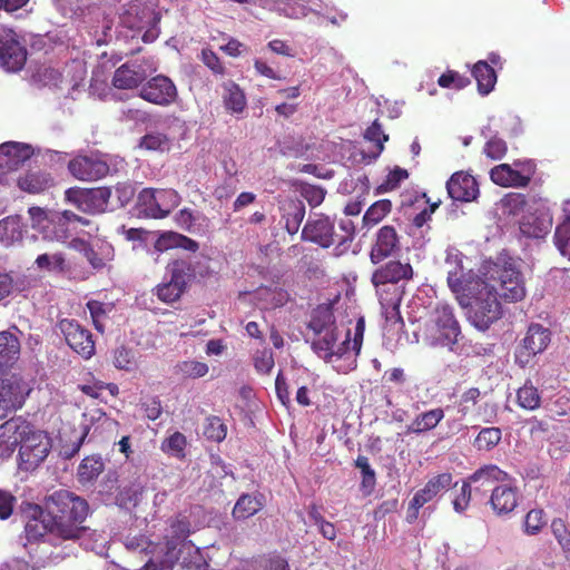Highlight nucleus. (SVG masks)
Listing matches in <instances>:
<instances>
[{"instance_id": "obj_62", "label": "nucleus", "mask_w": 570, "mask_h": 570, "mask_svg": "<svg viewBox=\"0 0 570 570\" xmlns=\"http://www.w3.org/2000/svg\"><path fill=\"white\" fill-rule=\"evenodd\" d=\"M65 258L61 254H42L36 259L38 268L49 272L61 271L63 268Z\"/></svg>"}, {"instance_id": "obj_19", "label": "nucleus", "mask_w": 570, "mask_h": 570, "mask_svg": "<svg viewBox=\"0 0 570 570\" xmlns=\"http://www.w3.org/2000/svg\"><path fill=\"white\" fill-rule=\"evenodd\" d=\"M139 97L154 105L169 106L177 98V88L170 78L158 75L141 86Z\"/></svg>"}, {"instance_id": "obj_44", "label": "nucleus", "mask_w": 570, "mask_h": 570, "mask_svg": "<svg viewBox=\"0 0 570 570\" xmlns=\"http://www.w3.org/2000/svg\"><path fill=\"white\" fill-rule=\"evenodd\" d=\"M564 219L557 227L554 233V244L562 256L570 259V200L563 205Z\"/></svg>"}, {"instance_id": "obj_15", "label": "nucleus", "mask_w": 570, "mask_h": 570, "mask_svg": "<svg viewBox=\"0 0 570 570\" xmlns=\"http://www.w3.org/2000/svg\"><path fill=\"white\" fill-rule=\"evenodd\" d=\"M29 144L7 141L0 145V183L9 185L17 177L16 171L33 155Z\"/></svg>"}, {"instance_id": "obj_60", "label": "nucleus", "mask_w": 570, "mask_h": 570, "mask_svg": "<svg viewBox=\"0 0 570 570\" xmlns=\"http://www.w3.org/2000/svg\"><path fill=\"white\" fill-rule=\"evenodd\" d=\"M114 364L119 370H132L135 367L134 352L125 346L118 347L114 353Z\"/></svg>"}, {"instance_id": "obj_28", "label": "nucleus", "mask_w": 570, "mask_h": 570, "mask_svg": "<svg viewBox=\"0 0 570 570\" xmlns=\"http://www.w3.org/2000/svg\"><path fill=\"white\" fill-rule=\"evenodd\" d=\"M82 235H75L73 237L69 238L68 246L81 254L86 257V259L89 262V264L94 268H101L105 266L106 261L110 258L111 255V246L108 243H102L100 248V253H97L95 250V244L89 243L87 239H85Z\"/></svg>"}, {"instance_id": "obj_10", "label": "nucleus", "mask_w": 570, "mask_h": 570, "mask_svg": "<svg viewBox=\"0 0 570 570\" xmlns=\"http://www.w3.org/2000/svg\"><path fill=\"white\" fill-rule=\"evenodd\" d=\"M180 196L171 188H144L137 197L138 214L147 218H164L179 205Z\"/></svg>"}, {"instance_id": "obj_11", "label": "nucleus", "mask_w": 570, "mask_h": 570, "mask_svg": "<svg viewBox=\"0 0 570 570\" xmlns=\"http://www.w3.org/2000/svg\"><path fill=\"white\" fill-rule=\"evenodd\" d=\"M31 387L19 374L4 372L0 374V420L20 409Z\"/></svg>"}, {"instance_id": "obj_31", "label": "nucleus", "mask_w": 570, "mask_h": 570, "mask_svg": "<svg viewBox=\"0 0 570 570\" xmlns=\"http://www.w3.org/2000/svg\"><path fill=\"white\" fill-rule=\"evenodd\" d=\"M196 257L187 255L177 258L167 265V273L170 279L181 289L186 291L187 285L196 275Z\"/></svg>"}, {"instance_id": "obj_25", "label": "nucleus", "mask_w": 570, "mask_h": 570, "mask_svg": "<svg viewBox=\"0 0 570 570\" xmlns=\"http://www.w3.org/2000/svg\"><path fill=\"white\" fill-rule=\"evenodd\" d=\"M400 249L399 235L394 227H381L371 248L370 257L373 264H379L383 259L392 256Z\"/></svg>"}, {"instance_id": "obj_8", "label": "nucleus", "mask_w": 570, "mask_h": 570, "mask_svg": "<svg viewBox=\"0 0 570 570\" xmlns=\"http://www.w3.org/2000/svg\"><path fill=\"white\" fill-rule=\"evenodd\" d=\"M30 518L24 525L23 547L29 553L31 560L37 563L46 564L47 560L56 559L50 551L53 537H58L52 529L53 521L49 517L47 510H42L39 505L30 508Z\"/></svg>"}, {"instance_id": "obj_27", "label": "nucleus", "mask_w": 570, "mask_h": 570, "mask_svg": "<svg viewBox=\"0 0 570 570\" xmlns=\"http://www.w3.org/2000/svg\"><path fill=\"white\" fill-rule=\"evenodd\" d=\"M449 196L456 202H472L479 195L475 178L469 174L455 173L446 183Z\"/></svg>"}, {"instance_id": "obj_5", "label": "nucleus", "mask_w": 570, "mask_h": 570, "mask_svg": "<svg viewBox=\"0 0 570 570\" xmlns=\"http://www.w3.org/2000/svg\"><path fill=\"white\" fill-rule=\"evenodd\" d=\"M29 215L32 227L49 240L66 243L75 235L87 234L91 237L98 230L90 220L69 210L47 213L40 207H30Z\"/></svg>"}, {"instance_id": "obj_49", "label": "nucleus", "mask_w": 570, "mask_h": 570, "mask_svg": "<svg viewBox=\"0 0 570 570\" xmlns=\"http://www.w3.org/2000/svg\"><path fill=\"white\" fill-rule=\"evenodd\" d=\"M173 246H179L189 252H196L198 249V244L195 240L176 233H169L168 235L159 237L155 244V249L163 252Z\"/></svg>"}, {"instance_id": "obj_3", "label": "nucleus", "mask_w": 570, "mask_h": 570, "mask_svg": "<svg viewBox=\"0 0 570 570\" xmlns=\"http://www.w3.org/2000/svg\"><path fill=\"white\" fill-rule=\"evenodd\" d=\"M189 533L190 523L187 517L179 514L170 524L166 542L156 543L136 530H130L124 537L122 542L125 548L132 553L154 557L159 562V570H173L181 549L189 548L186 541Z\"/></svg>"}, {"instance_id": "obj_23", "label": "nucleus", "mask_w": 570, "mask_h": 570, "mask_svg": "<svg viewBox=\"0 0 570 570\" xmlns=\"http://www.w3.org/2000/svg\"><path fill=\"white\" fill-rule=\"evenodd\" d=\"M519 490L515 480L508 474L507 480L499 481L493 487L490 504L492 510L498 515H505L511 513L518 505Z\"/></svg>"}, {"instance_id": "obj_61", "label": "nucleus", "mask_w": 570, "mask_h": 570, "mask_svg": "<svg viewBox=\"0 0 570 570\" xmlns=\"http://www.w3.org/2000/svg\"><path fill=\"white\" fill-rule=\"evenodd\" d=\"M140 146L148 150H165L169 148V139L160 132H150L142 137Z\"/></svg>"}, {"instance_id": "obj_33", "label": "nucleus", "mask_w": 570, "mask_h": 570, "mask_svg": "<svg viewBox=\"0 0 570 570\" xmlns=\"http://www.w3.org/2000/svg\"><path fill=\"white\" fill-rule=\"evenodd\" d=\"M20 355V342L11 331L0 332V374L10 372V367Z\"/></svg>"}, {"instance_id": "obj_51", "label": "nucleus", "mask_w": 570, "mask_h": 570, "mask_svg": "<svg viewBox=\"0 0 570 570\" xmlns=\"http://www.w3.org/2000/svg\"><path fill=\"white\" fill-rule=\"evenodd\" d=\"M502 438L501 429L483 428L474 440V446L479 451H490L499 444Z\"/></svg>"}, {"instance_id": "obj_38", "label": "nucleus", "mask_w": 570, "mask_h": 570, "mask_svg": "<svg viewBox=\"0 0 570 570\" xmlns=\"http://www.w3.org/2000/svg\"><path fill=\"white\" fill-rule=\"evenodd\" d=\"M222 97L226 110L233 115L242 114L247 106V99L244 91L234 81L228 80L223 83Z\"/></svg>"}, {"instance_id": "obj_41", "label": "nucleus", "mask_w": 570, "mask_h": 570, "mask_svg": "<svg viewBox=\"0 0 570 570\" xmlns=\"http://www.w3.org/2000/svg\"><path fill=\"white\" fill-rule=\"evenodd\" d=\"M444 417V411L441 407L433 409L419 414L409 425L407 432L421 434L433 430Z\"/></svg>"}, {"instance_id": "obj_12", "label": "nucleus", "mask_w": 570, "mask_h": 570, "mask_svg": "<svg viewBox=\"0 0 570 570\" xmlns=\"http://www.w3.org/2000/svg\"><path fill=\"white\" fill-rule=\"evenodd\" d=\"M466 257L456 248L450 247L446 249L444 267L448 274V285L456 297L466 294L469 288L479 281L480 275L474 276L472 269L464 266Z\"/></svg>"}, {"instance_id": "obj_56", "label": "nucleus", "mask_w": 570, "mask_h": 570, "mask_svg": "<svg viewBox=\"0 0 570 570\" xmlns=\"http://www.w3.org/2000/svg\"><path fill=\"white\" fill-rule=\"evenodd\" d=\"M546 523L547 520L543 510L532 509L527 513L524 518V532L528 535H535L542 530Z\"/></svg>"}, {"instance_id": "obj_21", "label": "nucleus", "mask_w": 570, "mask_h": 570, "mask_svg": "<svg viewBox=\"0 0 570 570\" xmlns=\"http://www.w3.org/2000/svg\"><path fill=\"white\" fill-rule=\"evenodd\" d=\"M70 174L83 181L104 178L109 173L107 161L98 155H82L73 158L68 165Z\"/></svg>"}, {"instance_id": "obj_43", "label": "nucleus", "mask_w": 570, "mask_h": 570, "mask_svg": "<svg viewBox=\"0 0 570 570\" xmlns=\"http://www.w3.org/2000/svg\"><path fill=\"white\" fill-rule=\"evenodd\" d=\"M309 328L314 333H323L326 330L338 328L335 325L332 304H321L314 309Z\"/></svg>"}, {"instance_id": "obj_50", "label": "nucleus", "mask_w": 570, "mask_h": 570, "mask_svg": "<svg viewBox=\"0 0 570 570\" xmlns=\"http://www.w3.org/2000/svg\"><path fill=\"white\" fill-rule=\"evenodd\" d=\"M175 374L183 379H198L208 373V365L196 360H186L175 365Z\"/></svg>"}, {"instance_id": "obj_13", "label": "nucleus", "mask_w": 570, "mask_h": 570, "mask_svg": "<svg viewBox=\"0 0 570 570\" xmlns=\"http://www.w3.org/2000/svg\"><path fill=\"white\" fill-rule=\"evenodd\" d=\"M51 449L50 438L43 431L35 430L29 424V432L20 442V468L26 471L36 469L48 456Z\"/></svg>"}, {"instance_id": "obj_6", "label": "nucleus", "mask_w": 570, "mask_h": 570, "mask_svg": "<svg viewBox=\"0 0 570 570\" xmlns=\"http://www.w3.org/2000/svg\"><path fill=\"white\" fill-rule=\"evenodd\" d=\"M262 2L264 9L294 20L314 19L318 23L327 21L335 27H342L348 19L346 11L326 0H262Z\"/></svg>"}, {"instance_id": "obj_37", "label": "nucleus", "mask_w": 570, "mask_h": 570, "mask_svg": "<svg viewBox=\"0 0 570 570\" xmlns=\"http://www.w3.org/2000/svg\"><path fill=\"white\" fill-rule=\"evenodd\" d=\"M364 139L374 145V150L370 153H362V159L365 164L375 161L384 150V144L389 140V136L383 131L379 120H374L370 127L366 128Z\"/></svg>"}, {"instance_id": "obj_7", "label": "nucleus", "mask_w": 570, "mask_h": 570, "mask_svg": "<svg viewBox=\"0 0 570 570\" xmlns=\"http://www.w3.org/2000/svg\"><path fill=\"white\" fill-rule=\"evenodd\" d=\"M355 226L350 218H342L338 230L328 216L314 214L309 216L302 230V239L328 248L335 246V255H342L354 237Z\"/></svg>"}, {"instance_id": "obj_35", "label": "nucleus", "mask_w": 570, "mask_h": 570, "mask_svg": "<svg viewBox=\"0 0 570 570\" xmlns=\"http://www.w3.org/2000/svg\"><path fill=\"white\" fill-rule=\"evenodd\" d=\"M24 232L26 225L19 215H11L0 220V243L6 247L21 242Z\"/></svg>"}, {"instance_id": "obj_40", "label": "nucleus", "mask_w": 570, "mask_h": 570, "mask_svg": "<svg viewBox=\"0 0 570 570\" xmlns=\"http://www.w3.org/2000/svg\"><path fill=\"white\" fill-rule=\"evenodd\" d=\"M472 75L478 83V91L480 95H489L497 83V75L494 69L488 63V61H478L472 69Z\"/></svg>"}, {"instance_id": "obj_63", "label": "nucleus", "mask_w": 570, "mask_h": 570, "mask_svg": "<svg viewBox=\"0 0 570 570\" xmlns=\"http://www.w3.org/2000/svg\"><path fill=\"white\" fill-rule=\"evenodd\" d=\"M504 214L509 216L524 215L525 200L522 195L513 194L503 199L502 203Z\"/></svg>"}, {"instance_id": "obj_48", "label": "nucleus", "mask_w": 570, "mask_h": 570, "mask_svg": "<svg viewBox=\"0 0 570 570\" xmlns=\"http://www.w3.org/2000/svg\"><path fill=\"white\" fill-rule=\"evenodd\" d=\"M518 405L524 410H537L541 404V395L530 381H527L517 392Z\"/></svg>"}, {"instance_id": "obj_24", "label": "nucleus", "mask_w": 570, "mask_h": 570, "mask_svg": "<svg viewBox=\"0 0 570 570\" xmlns=\"http://www.w3.org/2000/svg\"><path fill=\"white\" fill-rule=\"evenodd\" d=\"M29 432V423L20 419L0 425V458H9Z\"/></svg>"}, {"instance_id": "obj_18", "label": "nucleus", "mask_w": 570, "mask_h": 570, "mask_svg": "<svg viewBox=\"0 0 570 570\" xmlns=\"http://www.w3.org/2000/svg\"><path fill=\"white\" fill-rule=\"evenodd\" d=\"M453 476L451 473H441L430 479L423 489L415 492L409 504L407 519L414 520L417 518L419 510L438 494L449 490L452 485Z\"/></svg>"}, {"instance_id": "obj_52", "label": "nucleus", "mask_w": 570, "mask_h": 570, "mask_svg": "<svg viewBox=\"0 0 570 570\" xmlns=\"http://www.w3.org/2000/svg\"><path fill=\"white\" fill-rule=\"evenodd\" d=\"M92 323L98 332H104L105 321L108 314L112 311V305L108 303H101L99 301H89L87 303Z\"/></svg>"}, {"instance_id": "obj_17", "label": "nucleus", "mask_w": 570, "mask_h": 570, "mask_svg": "<svg viewBox=\"0 0 570 570\" xmlns=\"http://www.w3.org/2000/svg\"><path fill=\"white\" fill-rule=\"evenodd\" d=\"M67 344L83 358H90L95 353V342L91 333L76 320H61L58 324Z\"/></svg>"}, {"instance_id": "obj_45", "label": "nucleus", "mask_w": 570, "mask_h": 570, "mask_svg": "<svg viewBox=\"0 0 570 570\" xmlns=\"http://www.w3.org/2000/svg\"><path fill=\"white\" fill-rule=\"evenodd\" d=\"M481 134L487 139L483 147L485 156L492 160L502 159L508 151L507 142L497 134H493L490 127L483 128Z\"/></svg>"}, {"instance_id": "obj_57", "label": "nucleus", "mask_w": 570, "mask_h": 570, "mask_svg": "<svg viewBox=\"0 0 570 570\" xmlns=\"http://www.w3.org/2000/svg\"><path fill=\"white\" fill-rule=\"evenodd\" d=\"M200 214L189 208H183L175 215L177 226L187 232L196 230Z\"/></svg>"}, {"instance_id": "obj_64", "label": "nucleus", "mask_w": 570, "mask_h": 570, "mask_svg": "<svg viewBox=\"0 0 570 570\" xmlns=\"http://www.w3.org/2000/svg\"><path fill=\"white\" fill-rule=\"evenodd\" d=\"M480 397V390L476 387H471L465 391L458 403V412L461 416H465L470 413L471 407L475 405Z\"/></svg>"}, {"instance_id": "obj_59", "label": "nucleus", "mask_w": 570, "mask_h": 570, "mask_svg": "<svg viewBox=\"0 0 570 570\" xmlns=\"http://www.w3.org/2000/svg\"><path fill=\"white\" fill-rule=\"evenodd\" d=\"M185 445H186L185 435L179 432H175L163 443L161 449L164 452L179 458L184 454Z\"/></svg>"}, {"instance_id": "obj_2", "label": "nucleus", "mask_w": 570, "mask_h": 570, "mask_svg": "<svg viewBox=\"0 0 570 570\" xmlns=\"http://www.w3.org/2000/svg\"><path fill=\"white\" fill-rule=\"evenodd\" d=\"M365 322L358 317L352 330L344 334L338 328L326 330L323 333H315L316 337L312 343L313 351L317 356L331 364L340 373H347L356 367V357L361 351Z\"/></svg>"}, {"instance_id": "obj_47", "label": "nucleus", "mask_w": 570, "mask_h": 570, "mask_svg": "<svg viewBox=\"0 0 570 570\" xmlns=\"http://www.w3.org/2000/svg\"><path fill=\"white\" fill-rule=\"evenodd\" d=\"M72 540H75V538ZM76 540H80L85 549L91 550L98 556H107L109 540L105 533L96 530L89 531V529L86 528V534L76 537Z\"/></svg>"}, {"instance_id": "obj_22", "label": "nucleus", "mask_w": 570, "mask_h": 570, "mask_svg": "<svg viewBox=\"0 0 570 570\" xmlns=\"http://www.w3.org/2000/svg\"><path fill=\"white\" fill-rule=\"evenodd\" d=\"M110 197L111 189L107 187H100L88 190H66V198L69 202L77 204L79 209L90 213L105 212L108 208Z\"/></svg>"}, {"instance_id": "obj_1", "label": "nucleus", "mask_w": 570, "mask_h": 570, "mask_svg": "<svg viewBox=\"0 0 570 570\" xmlns=\"http://www.w3.org/2000/svg\"><path fill=\"white\" fill-rule=\"evenodd\" d=\"M479 273L473 288L456 298L461 306L469 307L471 325L484 332L502 316L500 299L510 303L522 301L527 289L519 261L505 254L495 261L484 262Z\"/></svg>"}, {"instance_id": "obj_26", "label": "nucleus", "mask_w": 570, "mask_h": 570, "mask_svg": "<svg viewBox=\"0 0 570 570\" xmlns=\"http://www.w3.org/2000/svg\"><path fill=\"white\" fill-rule=\"evenodd\" d=\"M412 276L413 268L409 263L391 261L373 273L372 283L379 289L380 286L396 284L400 281H409Z\"/></svg>"}, {"instance_id": "obj_36", "label": "nucleus", "mask_w": 570, "mask_h": 570, "mask_svg": "<svg viewBox=\"0 0 570 570\" xmlns=\"http://www.w3.org/2000/svg\"><path fill=\"white\" fill-rule=\"evenodd\" d=\"M550 343V331L540 324L529 326L522 348L530 355L543 352Z\"/></svg>"}, {"instance_id": "obj_46", "label": "nucleus", "mask_w": 570, "mask_h": 570, "mask_svg": "<svg viewBox=\"0 0 570 570\" xmlns=\"http://www.w3.org/2000/svg\"><path fill=\"white\" fill-rule=\"evenodd\" d=\"M104 470V462L99 455L85 458L78 468V479L82 484L95 481Z\"/></svg>"}, {"instance_id": "obj_32", "label": "nucleus", "mask_w": 570, "mask_h": 570, "mask_svg": "<svg viewBox=\"0 0 570 570\" xmlns=\"http://www.w3.org/2000/svg\"><path fill=\"white\" fill-rule=\"evenodd\" d=\"M265 505V497L259 492L243 493L236 501L232 515L236 521L246 520L257 512H259Z\"/></svg>"}, {"instance_id": "obj_58", "label": "nucleus", "mask_w": 570, "mask_h": 570, "mask_svg": "<svg viewBox=\"0 0 570 570\" xmlns=\"http://www.w3.org/2000/svg\"><path fill=\"white\" fill-rule=\"evenodd\" d=\"M185 291L176 283L169 279L167 283L160 284L156 288V295L165 303H171L178 299Z\"/></svg>"}, {"instance_id": "obj_14", "label": "nucleus", "mask_w": 570, "mask_h": 570, "mask_svg": "<svg viewBox=\"0 0 570 570\" xmlns=\"http://www.w3.org/2000/svg\"><path fill=\"white\" fill-rule=\"evenodd\" d=\"M535 173L531 159H517L512 164H500L490 170L491 180L502 187L521 188L528 186Z\"/></svg>"}, {"instance_id": "obj_20", "label": "nucleus", "mask_w": 570, "mask_h": 570, "mask_svg": "<svg viewBox=\"0 0 570 570\" xmlns=\"http://www.w3.org/2000/svg\"><path fill=\"white\" fill-rule=\"evenodd\" d=\"M154 68L146 60H134L116 69L112 85L117 89L138 88L150 75Z\"/></svg>"}, {"instance_id": "obj_54", "label": "nucleus", "mask_w": 570, "mask_h": 570, "mask_svg": "<svg viewBox=\"0 0 570 570\" xmlns=\"http://www.w3.org/2000/svg\"><path fill=\"white\" fill-rule=\"evenodd\" d=\"M227 434V429L218 416H209L204 424V435L214 442H222Z\"/></svg>"}, {"instance_id": "obj_29", "label": "nucleus", "mask_w": 570, "mask_h": 570, "mask_svg": "<svg viewBox=\"0 0 570 570\" xmlns=\"http://www.w3.org/2000/svg\"><path fill=\"white\" fill-rule=\"evenodd\" d=\"M552 227V217L548 212L537 210L528 212L519 222V228L522 235L532 238H542Z\"/></svg>"}, {"instance_id": "obj_53", "label": "nucleus", "mask_w": 570, "mask_h": 570, "mask_svg": "<svg viewBox=\"0 0 570 570\" xmlns=\"http://www.w3.org/2000/svg\"><path fill=\"white\" fill-rule=\"evenodd\" d=\"M392 208V204L387 199H381L375 202L370 208L366 210L363 222L366 226H373L379 224L390 212Z\"/></svg>"}, {"instance_id": "obj_42", "label": "nucleus", "mask_w": 570, "mask_h": 570, "mask_svg": "<svg viewBox=\"0 0 570 570\" xmlns=\"http://www.w3.org/2000/svg\"><path fill=\"white\" fill-rule=\"evenodd\" d=\"M305 217V205L301 200H291L283 206L282 218L288 234L294 235Z\"/></svg>"}, {"instance_id": "obj_30", "label": "nucleus", "mask_w": 570, "mask_h": 570, "mask_svg": "<svg viewBox=\"0 0 570 570\" xmlns=\"http://www.w3.org/2000/svg\"><path fill=\"white\" fill-rule=\"evenodd\" d=\"M508 473L494 464L483 465L471 474L466 483H471L474 494H485L490 487H494L499 481H504Z\"/></svg>"}, {"instance_id": "obj_39", "label": "nucleus", "mask_w": 570, "mask_h": 570, "mask_svg": "<svg viewBox=\"0 0 570 570\" xmlns=\"http://www.w3.org/2000/svg\"><path fill=\"white\" fill-rule=\"evenodd\" d=\"M13 181L18 183L20 189L31 194L41 193L52 185L51 176L41 170L17 176Z\"/></svg>"}, {"instance_id": "obj_34", "label": "nucleus", "mask_w": 570, "mask_h": 570, "mask_svg": "<svg viewBox=\"0 0 570 570\" xmlns=\"http://www.w3.org/2000/svg\"><path fill=\"white\" fill-rule=\"evenodd\" d=\"M155 13L149 9H139L138 6H130L126 12L121 16L122 27L129 29L132 33L131 38H135L137 33H140L147 28V24L151 22V18Z\"/></svg>"}, {"instance_id": "obj_9", "label": "nucleus", "mask_w": 570, "mask_h": 570, "mask_svg": "<svg viewBox=\"0 0 570 570\" xmlns=\"http://www.w3.org/2000/svg\"><path fill=\"white\" fill-rule=\"evenodd\" d=\"M460 335L461 327L454 316L453 307L448 304H438L424 325L423 342L431 347L454 351Z\"/></svg>"}, {"instance_id": "obj_16", "label": "nucleus", "mask_w": 570, "mask_h": 570, "mask_svg": "<svg viewBox=\"0 0 570 570\" xmlns=\"http://www.w3.org/2000/svg\"><path fill=\"white\" fill-rule=\"evenodd\" d=\"M27 61V49L17 33L0 24V67L7 72L20 71Z\"/></svg>"}, {"instance_id": "obj_4", "label": "nucleus", "mask_w": 570, "mask_h": 570, "mask_svg": "<svg viewBox=\"0 0 570 570\" xmlns=\"http://www.w3.org/2000/svg\"><path fill=\"white\" fill-rule=\"evenodd\" d=\"M47 512L59 538L69 540L86 534L81 523L89 514V504L85 499L67 490L57 491L47 502Z\"/></svg>"}, {"instance_id": "obj_55", "label": "nucleus", "mask_w": 570, "mask_h": 570, "mask_svg": "<svg viewBox=\"0 0 570 570\" xmlns=\"http://www.w3.org/2000/svg\"><path fill=\"white\" fill-rule=\"evenodd\" d=\"M355 466L362 473V489L365 493H371L375 485V471L371 468L368 459L364 455H358L355 460Z\"/></svg>"}]
</instances>
